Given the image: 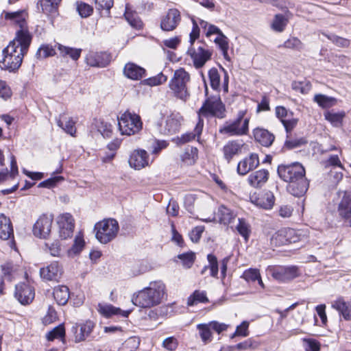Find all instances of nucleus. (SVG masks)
Returning a JSON list of instances; mask_svg holds the SVG:
<instances>
[{"instance_id":"obj_17","label":"nucleus","mask_w":351,"mask_h":351,"mask_svg":"<svg viewBox=\"0 0 351 351\" xmlns=\"http://www.w3.org/2000/svg\"><path fill=\"white\" fill-rule=\"evenodd\" d=\"M335 151L337 154H330V176L332 175L333 182L337 184L343 178V171L344 168L341 165L338 154H341V151L337 150L335 147L330 145V152Z\"/></svg>"},{"instance_id":"obj_16","label":"nucleus","mask_w":351,"mask_h":351,"mask_svg":"<svg viewBox=\"0 0 351 351\" xmlns=\"http://www.w3.org/2000/svg\"><path fill=\"white\" fill-rule=\"evenodd\" d=\"M53 217L51 215H43L36 221L33 227L34 236L45 239L50 233Z\"/></svg>"},{"instance_id":"obj_56","label":"nucleus","mask_w":351,"mask_h":351,"mask_svg":"<svg viewBox=\"0 0 351 351\" xmlns=\"http://www.w3.org/2000/svg\"><path fill=\"white\" fill-rule=\"evenodd\" d=\"M46 247L48 249V252L53 256H60L62 249L61 243L59 241H55L51 243H45Z\"/></svg>"},{"instance_id":"obj_35","label":"nucleus","mask_w":351,"mask_h":351,"mask_svg":"<svg viewBox=\"0 0 351 351\" xmlns=\"http://www.w3.org/2000/svg\"><path fill=\"white\" fill-rule=\"evenodd\" d=\"M95 327V324L90 321H86L85 323L82 324L80 328V332L77 331L78 327L73 328L75 330V339L76 342H80L82 341L85 340V339L88 337V335L91 333L93 328Z\"/></svg>"},{"instance_id":"obj_61","label":"nucleus","mask_w":351,"mask_h":351,"mask_svg":"<svg viewBox=\"0 0 351 351\" xmlns=\"http://www.w3.org/2000/svg\"><path fill=\"white\" fill-rule=\"evenodd\" d=\"M140 341L136 337L129 338L119 351H136L138 348Z\"/></svg>"},{"instance_id":"obj_23","label":"nucleus","mask_w":351,"mask_h":351,"mask_svg":"<svg viewBox=\"0 0 351 351\" xmlns=\"http://www.w3.org/2000/svg\"><path fill=\"white\" fill-rule=\"evenodd\" d=\"M86 60V63L90 66L105 67L110 62V56L104 52H90Z\"/></svg>"},{"instance_id":"obj_43","label":"nucleus","mask_w":351,"mask_h":351,"mask_svg":"<svg viewBox=\"0 0 351 351\" xmlns=\"http://www.w3.org/2000/svg\"><path fill=\"white\" fill-rule=\"evenodd\" d=\"M238 221L239 223L236 226V230L245 241H247L251 233L250 226L243 218H239Z\"/></svg>"},{"instance_id":"obj_47","label":"nucleus","mask_w":351,"mask_h":351,"mask_svg":"<svg viewBox=\"0 0 351 351\" xmlns=\"http://www.w3.org/2000/svg\"><path fill=\"white\" fill-rule=\"evenodd\" d=\"M208 301L204 291L196 290L187 300L189 306H193L198 302L206 303Z\"/></svg>"},{"instance_id":"obj_38","label":"nucleus","mask_w":351,"mask_h":351,"mask_svg":"<svg viewBox=\"0 0 351 351\" xmlns=\"http://www.w3.org/2000/svg\"><path fill=\"white\" fill-rule=\"evenodd\" d=\"M69 290L66 286L61 285L56 287L53 290V297L59 305H64L69 298Z\"/></svg>"},{"instance_id":"obj_18","label":"nucleus","mask_w":351,"mask_h":351,"mask_svg":"<svg viewBox=\"0 0 351 351\" xmlns=\"http://www.w3.org/2000/svg\"><path fill=\"white\" fill-rule=\"evenodd\" d=\"M14 295L21 304H28L34 298V289L26 283H21L16 285Z\"/></svg>"},{"instance_id":"obj_39","label":"nucleus","mask_w":351,"mask_h":351,"mask_svg":"<svg viewBox=\"0 0 351 351\" xmlns=\"http://www.w3.org/2000/svg\"><path fill=\"white\" fill-rule=\"evenodd\" d=\"M332 307L339 311L345 319H351V306L347 305L343 299L339 298L335 301L332 304Z\"/></svg>"},{"instance_id":"obj_22","label":"nucleus","mask_w":351,"mask_h":351,"mask_svg":"<svg viewBox=\"0 0 351 351\" xmlns=\"http://www.w3.org/2000/svg\"><path fill=\"white\" fill-rule=\"evenodd\" d=\"M251 202L258 207L268 210L274 206L275 197L272 192L265 191L251 197Z\"/></svg>"},{"instance_id":"obj_6","label":"nucleus","mask_w":351,"mask_h":351,"mask_svg":"<svg viewBox=\"0 0 351 351\" xmlns=\"http://www.w3.org/2000/svg\"><path fill=\"white\" fill-rule=\"evenodd\" d=\"M96 239L102 244L114 239L118 234V221L112 218L104 219L95 223L94 227Z\"/></svg>"},{"instance_id":"obj_5","label":"nucleus","mask_w":351,"mask_h":351,"mask_svg":"<svg viewBox=\"0 0 351 351\" xmlns=\"http://www.w3.org/2000/svg\"><path fill=\"white\" fill-rule=\"evenodd\" d=\"M160 119L155 123L158 132L163 135H171L178 132L184 121L183 117L178 112H171L169 114L165 116L160 111Z\"/></svg>"},{"instance_id":"obj_42","label":"nucleus","mask_w":351,"mask_h":351,"mask_svg":"<svg viewBox=\"0 0 351 351\" xmlns=\"http://www.w3.org/2000/svg\"><path fill=\"white\" fill-rule=\"evenodd\" d=\"M10 160V171L8 172L6 169L5 171L0 172V182L7 180L8 177L14 178L19 173L16 161L13 155H11Z\"/></svg>"},{"instance_id":"obj_51","label":"nucleus","mask_w":351,"mask_h":351,"mask_svg":"<svg viewBox=\"0 0 351 351\" xmlns=\"http://www.w3.org/2000/svg\"><path fill=\"white\" fill-rule=\"evenodd\" d=\"M3 277L9 281L15 278L18 271V267L12 263H8L2 266Z\"/></svg>"},{"instance_id":"obj_63","label":"nucleus","mask_w":351,"mask_h":351,"mask_svg":"<svg viewBox=\"0 0 351 351\" xmlns=\"http://www.w3.org/2000/svg\"><path fill=\"white\" fill-rule=\"evenodd\" d=\"M261 274L258 269L250 268L243 272L241 278H244L247 282H254L259 278Z\"/></svg>"},{"instance_id":"obj_27","label":"nucleus","mask_w":351,"mask_h":351,"mask_svg":"<svg viewBox=\"0 0 351 351\" xmlns=\"http://www.w3.org/2000/svg\"><path fill=\"white\" fill-rule=\"evenodd\" d=\"M338 212L343 219L351 217V190L343 192V196L338 206Z\"/></svg>"},{"instance_id":"obj_36","label":"nucleus","mask_w":351,"mask_h":351,"mask_svg":"<svg viewBox=\"0 0 351 351\" xmlns=\"http://www.w3.org/2000/svg\"><path fill=\"white\" fill-rule=\"evenodd\" d=\"M57 124L67 134L73 136L75 135L76 132V128L75 127V121H73L71 117L61 114L59 119H57Z\"/></svg>"},{"instance_id":"obj_19","label":"nucleus","mask_w":351,"mask_h":351,"mask_svg":"<svg viewBox=\"0 0 351 351\" xmlns=\"http://www.w3.org/2000/svg\"><path fill=\"white\" fill-rule=\"evenodd\" d=\"M62 274V268L57 261L51 263L47 266L40 270V275L42 278L49 281H58Z\"/></svg>"},{"instance_id":"obj_25","label":"nucleus","mask_w":351,"mask_h":351,"mask_svg":"<svg viewBox=\"0 0 351 351\" xmlns=\"http://www.w3.org/2000/svg\"><path fill=\"white\" fill-rule=\"evenodd\" d=\"M62 0H40L37 2V8L47 16L55 18L58 15V6Z\"/></svg>"},{"instance_id":"obj_57","label":"nucleus","mask_w":351,"mask_h":351,"mask_svg":"<svg viewBox=\"0 0 351 351\" xmlns=\"http://www.w3.org/2000/svg\"><path fill=\"white\" fill-rule=\"evenodd\" d=\"M65 330L64 328L60 325L56 328H54L52 330L49 331L47 334V339L49 341H53L55 339H62L64 337Z\"/></svg>"},{"instance_id":"obj_10","label":"nucleus","mask_w":351,"mask_h":351,"mask_svg":"<svg viewBox=\"0 0 351 351\" xmlns=\"http://www.w3.org/2000/svg\"><path fill=\"white\" fill-rule=\"evenodd\" d=\"M189 73L183 69L176 70L173 78L170 80L169 86L174 95L186 101L189 97L186 83L189 81Z\"/></svg>"},{"instance_id":"obj_37","label":"nucleus","mask_w":351,"mask_h":351,"mask_svg":"<svg viewBox=\"0 0 351 351\" xmlns=\"http://www.w3.org/2000/svg\"><path fill=\"white\" fill-rule=\"evenodd\" d=\"M84 245L85 241L83 235L81 232H79L75 237L73 245L67 250V256L73 258L78 255L84 249Z\"/></svg>"},{"instance_id":"obj_8","label":"nucleus","mask_w":351,"mask_h":351,"mask_svg":"<svg viewBox=\"0 0 351 351\" xmlns=\"http://www.w3.org/2000/svg\"><path fill=\"white\" fill-rule=\"evenodd\" d=\"M119 129L123 135H133L143 128V123L138 114L126 110L118 117Z\"/></svg>"},{"instance_id":"obj_15","label":"nucleus","mask_w":351,"mask_h":351,"mask_svg":"<svg viewBox=\"0 0 351 351\" xmlns=\"http://www.w3.org/2000/svg\"><path fill=\"white\" fill-rule=\"evenodd\" d=\"M57 223L59 228V234L62 239H66L73 234L75 222L70 213H64L58 217Z\"/></svg>"},{"instance_id":"obj_4","label":"nucleus","mask_w":351,"mask_h":351,"mask_svg":"<svg viewBox=\"0 0 351 351\" xmlns=\"http://www.w3.org/2000/svg\"><path fill=\"white\" fill-rule=\"evenodd\" d=\"M308 237V230L282 228L275 232L270 240L272 246H282L292 243L303 241Z\"/></svg>"},{"instance_id":"obj_64","label":"nucleus","mask_w":351,"mask_h":351,"mask_svg":"<svg viewBox=\"0 0 351 351\" xmlns=\"http://www.w3.org/2000/svg\"><path fill=\"white\" fill-rule=\"evenodd\" d=\"M304 346L306 351H319V343L313 339H304Z\"/></svg>"},{"instance_id":"obj_12","label":"nucleus","mask_w":351,"mask_h":351,"mask_svg":"<svg viewBox=\"0 0 351 351\" xmlns=\"http://www.w3.org/2000/svg\"><path fill=\"white\" fill-rule=\"evenodd\" d=\"M181 19L180 12L176 8H170L161 16L160 27L165 32L173 31L180 23Z\"/></svg>"},{"instance_id":"obj_32","label":"nucleus","mask_w":351,"mask_h":351,"mask_svg":"<svg viewBox=\"0 0 351 351\" xmlns=\"http://www.w3.org/2000/svg\"><path fill=\"white\" fill-rule=\"evenodd\" d=\"M216 216L220 223L228 225L234 219L237 217V214L230 208L224 205H221L218 208Z\"/></svg>"},{"instance_id":"obj_28","label":"nucleus","mask_w":351,"mask_h":351,"mask_svg":"<svg viewBox=\"0 0 351 351\" xmlns=\"http://www.w3.org/2000/svg\"><path fill=\"white\" fill-rule=\"evenodd\" d=\"M269 178V171L260 169L252 173L247 178L248 183L253 187L258 188L264 185Z\"/></svg>"},{"instance_id":"obj_44","label":"nucleus","mask_w":351,"mask_h":351,"mask_svg":"<svg viewBox=\"0 0 351 351\" xmlns=\"http://www.w3.org/2000/svg\"><path fill=\"white\" fill-rule=\"evenodd\" d=\"M346 116V112L344 110H330V125L335 128H341Z\"/></svg>"},{"instance_id":"obj_7","label":"nucleus","mask_w":351,"mask_h":351,"mask_svg":"<svg viewBox=\"0 0 351 351\" xmlns=\"http://www.w3.org/2000/svg\"><path fill=\"white\" fill-rule=\"evenodd\" d=\"M1 16H4L5 19L10 21L20 28L16 31L14 38L32 41V36L27 24L28 13L25 10L12 12L3 11Z\"/></svg>"},{"instance_id":"obj_50","label":"nucleus","mask_w":351,"mask_h":351,"mask_svg":"<svg viewBox=\"0 0 351 351\" xmlns=\"http://www.w3.org/2000/svg\"><path fill=\"white\" fill-rule=\"evenodd\" d=\"M55 54V49L51 45L44 44L38 48L36 56L38 59H44L53 56Z\"/></svg>"},{"instance_id":"obj_59","label":"nucleus","mask_w":351,"mask_h":351,"mask_svg":"<svg viewBox=\"0 0 351 351\" xmlns=\"http://www.w3.org/2000/svg\"><path fill=\"white\" fill-rule=\"evenodd\" d=\"M64 180V178L62 176H53L39 183L38 187L51 189L56 186L58 183L63 181Z\"/></svg>"},{"instance_id":"obj_49","label":"nucleus","mask_w":351,"mask_h":351,"mask_svg":"<svg viewBox=\"0 0 351 351\" xmlns=\"http://www.w3.org/2000/svg\"><path fill=\"white\" fill-rule=\"evenodd\" d=\"M215 42L221 49L224 58L228 61H230V58L228 54L229 46L227 37L222 33L215 38Z\"/></svg>"},{"instance_id":"obj_30","label":"nucleus","mask_w":351,"mask_h":351,"mask_svg":"<svg viewBox=\"0 0 351 351\" xmlns=\"http://www.w3.org/2000/svg\"><path fill=\"white\" fill-rule=\"evenodd\" d=\"M253 134L255 140L265 147H269L275 138L272 133L263 128L255 129Z\"/></svg>"},{"instance_id":"obj_53","label":"nucleus","mask_w":351,"mask_h":351,"mask_svg":"<svg viewBox=\"0 0 351 351\" xmlns=\"http://www.w3.org/2000/svg\"><path fill=\"white\" fill-rule=\"evenodd\" d=\"M260 346V343L252 338L241 342L235 346V348L238 350H255Z\"/></svg>"},{"instance_id":"obj_46","label":"nucleus","mask_w":351,"mask_h":351,"mask_svg":"<svg viewBox=\"0 0 351 351\" xmlns=\"http://www.w3.org/2000/svg\"><path fill=\"white\" fill-rule=\"evenodd\" d=\"M197 328L199 330L201 339L204 343H208L212 341L213 336L209 324H200L197 325Z\"/></svg>"},{"instance_id":"obj_20","label":"nucleus","mask_w":351,"mask_h":351,"mask_svg":"<svg viewBox=\"0 0 351 351\" xmlns=\"http://www.w3.org/2000/svg\"><path fill=\"white\" fill-rule=\"evenodd\" d=\"M244 144L237 140L228 141L223 147L222 152L224 159L230 162L234 156L242 153Z\"/></svg>"},{"instance_id":"obj_14","label":"nucleus","mask_w":351,"mask_h":351,"mask_svg":"<svg viewBox=\"0 0 351 351\" xmlns=\"http://www.w3.org/2000/svg\"><path fill=\"white\" fill-rule=\"evenodd\" d=\"M271 276L279 282H287L299 276L298 268L295 266L276 267L270 269Z\"/></svg>"},{"instance_id":"obj_31","label":"nucleus","mask_w":351,"mask_h":351,"mask_svg":"<svg viewBox=\"0 0 351 351\" xmlns=\"http://www.w3.org/2000/svg\"><path fill=\"white\" fill-rule=\"evenodd\" d=\"M123 73L127 77L137 80L145 75V70L134 63H128L124 67Z\"/></svg>"},{"instance_id":"obj_60","label":"nucleus","mask_w":351,"mask_h":351,"mask_svg":"<svg viewBox=\"0 0 351 351\" xmlns=\"http://www.w3.org/2000/svg\"><path fill=\"white\" fill-rule=\"evenodd\" d=\"M298 119L295 117L293 114H289V117L282 119V125H284L287 134L290 133L297 125Z\"/></svg>"},{"instance_id":"obj_33","label":"nucleus","mask_w":351,"mask_h":351,"mask_svg":"<svg viewBox=\"0 0 351 351\" xmlns=\"http://www.w3.org/2000/svg\"><path fill=\"white\" fill-rule=\"evenodd\" d=\"M13 237V228L11 221L3 214L0 215V239L8 240Z\"/></svg>"},{"instance_id":"obj_9","label":"nucleus","mask_w":351,"mask_h":351,"mask_svg":"<svg viewBox=\"0 0 351 351\" xmlns=\"http://www.w3.org/2000/svg\"><path fill=\"white\" fill-rule=\"evenodd\" d=\"M244 112L240 111L235 120L226 121L219 129V132L229 136H243L248 132L249 119L244 118Z\"/></svg>"},{"instance_id":"obj_62","label":"nucleus","mask_w":351,"mask_h":351,"mask_svg":"<svg viewBox=\"0 0 351 351\" xmlns=\"http://www.w3.org/2000/svg\"><path fill=\"white\" fill-rule=\"evenodd\" d=\"M178 258L182 261V265L186 268H190L193 265L195 261V254L187 252L179 254Z\"/></svg>"},{"instance_id":"obj_13","label":"nucleus","mask_w":351,"mask_h":351,"mask_svg":"<svg viewBox=\"0 0 351 351\" xmlns=\"http://www.w3.org/2000/svg\"><path fill=\"white\" fill-rule=\"evenodd\" d=\"M153 160H149L148 153L144 149H135L131 152L128 163L131 168L141 170L150 165Z\"/></svg>"},{"instance_id":"obj_3","label":"nucleus","mask_w":351,"mask_h":351,"mask_svg":"<svg viewBox=\"0 0 351 351\" xmlns=\"http://www.w3.org/2000/svg\"><path fill=\"white\" fill-rule=\"evenodd\" d=\"M208 87L205 86V95L206 99L202 104V106L197 112L198 119L202 117H217L223 118L225 117V106L222 103L219 95L208 96Z\"/></svg>"},{"instance_id":"obj_26","label":"nucleus","mask_w":351,"mask_h":351,"mask_svg":"<svg viewBox=\"0 0 351 351\" xmlns=\"http://www.w3.org/2000/svg\"><path fill=\"white\" fill-rule=\"evenodd\" d=\"M308 188V182L304 177L289 182L287 191L293 196H302Z\"/></svg>"},{"instance_id":"obj_40","label":"nucleus","mask_w":351,"mask_h":351,"mask_svg":"<svg viewBox=\"0 0 351 351\" xmlns=\"http://www.w3.org/2000/svg\"><path fill=\"white\" fill-rule=\"evenodd\" d=\"M58 49L62 57L69 56L73 60H77L81 55V49H76L58 44Z\"/></svg>"},{"instance_id":"obj_45","label":"nucleus","mask_w":351,"mask_h":351,"mask_svg":"<svg viewBox=\"0 0 351 351\" xmlns=\"http://www.w3.org/2000/svg\"><path fill=\"white\" fill-rule=\"evenodd\" d=\"M207 259L208 261V266H205L204 269L202 270V274H203L205 270L207 268H209L210 270V276L213 278H218V271H219V266L217 257L213 254H208L207 256Z\"/></svg>"},{"instance_id":"obj_24","label":"nucleus","mask_w":351,"mask_h":351,"mask_svg":"<svg viewBox=\"0 0 351 351\" xmlns=\"http://www.w3.org/2000/svg\"><path fill=\"white\" fill-rule=\"evenodd\" d=\"M258 165L259 160L258 156L255 154H252L238 163L237 173L239 175L245 176L251 170L256 168Z\"/></svg>"},{"instance_id":"obj_48","label":"nucleus","mask_w":351,"mask_h":351,"mask_svg":"<svg viewBox=\"0 0 351 351\" xmlns=\"http://www.w3.org/2000/svg\"><path fill=\"white\" fill-rule=\"evenodd\" d=\"M125 19L130 23V25L136 29L141 28L142 26V22L135 12H133L130 8L126 6L124 14Z\"/></svg>"},{"instance_id":"obj_2","label":"nucleus","mask_w":351,"mask_h":351,"mask_svg":"<svg viewBox=\"0 0 351 351\" xmlns=\"http://www.w3.org/2000/svg\"><path fill=\"white\" fill-rule=\"evenodd\" d=\"M167 296L166 286L161 280L149 282V286L135 293L132 303L141 308H152L160 304Z\"/></svg>"},{"instance_id":"obj_52","label":"nucleus","mask_w":351,"mask_h":351,"mask_svg":"<svg viewBox=\"0 0 351 351\" xmlns=\"http://www.w3.org/2000/svg\"><path fill=\"white\" fill-rule=\"evenodd\" d=\"M197 158V149L195 147H191L187 149L182 156V159L184 162L188 165H193Z\"/></svg>"},{"instance_id":"obj_34","label":"nucleus","mask_w":351,"mask_h":351,"mask_svg":"<svg viewBox=\"0 0 351 351\" xmlns=\"http://www.w3.org/2000/svg\"><path fill=\"white\" fill-rule=\"evenodd\" d=\"M289 20V14H276L271 23L270 27L276 32H282Z\"/></svg>"},{"instance_id":"obj_29","label":"nucleus","mask_w":351,"mask_h":351,"mask_svg":"<svg viewBox=\"0 0 351 351\" xmlns=\"http://www.w3.org/2000/svg\"><path fill=\"white\" fill-rule=\"evenodd\" d=\"M98 312L106 317H109L113 315H121L123 317H128L131 311H122L119 308L114 307L112 304H99L97 306Z\"/></svg>"},{"instance_id":"obj_1","label":"nucleus","mask_w":351,"mask_h":351,"mask_svg":"<svg viewBox=\"0 0 351 351\" xmlns=\"http://www.w3.org/2000/svg\"><path fill=\"white\" fill-rule=\"evenodd\" d=\"M30 40L14 38L2 51V59L0 60L1 69L9 72L17 71L23 62L25 54L30 45Z\"/></svg>"},{"instance_id":"obj_11","label":"nucleus","mask_w":351,"mask_h":351,"mask_svg":"<svg viewBox=\"0 0 351 351\" xmlns=\"http://www.w3.org/2000/svg\"><path fill=\"white\" fill-rule=\"evenodd\" d=\"M278 173L281 179L289 182L305 176V170L303 166L294 162L288 165H280L278 168Z\"/></svg>"},{"instance_id":"obj_54","label":"nucleus","mask_w":351,"mask_h":351,"mask_svg":"<svg viewBox=\"0 0 351 351\" xmlns=\"http://www.w3.org/2000/svg\"><path fill=\"white\" fill-rule=\"evenodd\" d=\"M210 86L214 90H218L220 86V75L216 68H212L208 71Z\"/></svg>"},{"instance_id":"obj_55","label":"nucleus","mask_w":351,"mask_h":351,"mask_svg":"<svg viewBox=\"0 0 351 351\" xmlns=\"http://www.w3.org/2000/svg\"><path fill=\"white\" fill-rule=\"evenodd\" d=\"M167 80V76L162 73H160L156 76L149 77L144 80V84L151 86H158Z\"/></svg>"},{"instance_id":"obj_58","label":"nucleus","mask_w":351,"mask_h":351,"mask_svg":"<svg viewBox=\"0 0 351 351\" xmlns=\"http://www.w3.org/2000/svg\"><path fill=\"white\" fill-rule=\"evenodd\" d=\"M292 88L302 94H306L311 88V84L308 81L293 82L292 83Z\"/></svg>"},{"instance_id":"obj_41","label":"nucleus","mask_w":351,"mask_h":351,"mask_svg":"<svg viewBox=\"0 0 351 351\" xmlns=\"http://www.w3.org/2000/svg\"><path fill=\"white\" fill-rule=\"evenodd\" d=\"M204 127V120L202 119H198L196 126L193 132H190L182 135L181 141L182 143H187L195 138L196 136L199 137L201 134Z\"/></svg>"},{"instance_id":"obj_21","label":"nucleus","mask_w":351,"mask_h":351,"mask_svg":"<svg viewBox=\"0 0 351 351\" xmlns=\"http://www.w3.org/2000/svg\"><path fill=\"white\" fill-rule=\"evenodd\" d=\"M189 53L196 68L202 67L205 63L210 59L212 56L211 51L204 49L202 46L198 47L196 49L193 48L189 49Z\"/></svg>"}]
</instances>
